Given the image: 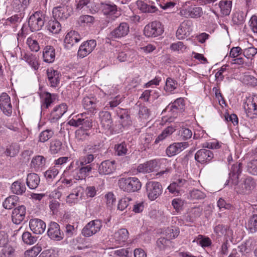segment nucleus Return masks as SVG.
<instances>
[{
  "instance_id": "obj_4",
  "label": "nucleus",
  "mask_w": 257,
  "mask_h": 257,
  "mask_svg": "<svg viewBox=\"0 0 257 257\" xmlns=\"http://www.w3.org/2000/svg\"><path fill=\"white\" fill-rule=\"evenodd\" d=\"M185 102L183 98H177L172 104L168 105L165 109L162 111V114L166 112L171 113V116L167 118L165 116L162 117V123L163 122L171 121L172 116L175 117V114L179 112H182L184 110Z\"/></svg>"
},
{
  "instance_id": "obj_43",
  "label": "nucleus",
  "mask_w": 257,
  "mask_h": 257,
  "mask_svg": "<svg viewBox=\"0 0 257 257\" xmlns=\"http://www.w3.org/2000/svg\"><path fill=\"white\" fill-rule=\"evenodd\" d=\"M19 150V145L17 143H14L7 146L4 153L7 157H15L18 154Z\"/></svg>"
},
{
  "instance_id": "obj_16",
  "label": "nucleus",
  "mask_w": 257,
  "mask_h": 257,
  "mask_svg": "<svg viewBox=\"0 0 257 257\" xmlns=\"http://www.w3.org/2000/svg\"><path fill=\"white\" fill-rule=\"evenodd\" d=\"M161 22L153 21L147 25L144 29V34L147 37H155L160 35Z\"/></svg>"
},
{
  "instance_id": "obj_53",
  "label": "nucleus",
  "mask_w": 257,
  "mask_h": 257,
  "mask_svg": "<svg viewBox=\"0 0 257 257\" xmlns=\"http://www.w3.org/2000/svg\"><path fill=\"white\" fill-rule=\"evenodd\" d=\"M205 197L206 195L204 192L196 189L190 191L188 195V198L192 200L203 199Z\"/></svg>"
},
{
  "instance_id": "obj_36",
  "label": "nucleus",
  "mask_w": 257,
  "mask_h": 257,
  "mask_svg": "<svg viewBox=\"0 0 257 257\" xmlns=\"http://www.w3.org/2000/svg\"><path fill=\"white\" fill-rule=\"evenodd\" d=\"M26 187L25 183L21 180L15 181L11 186L12 192L17 195H23L26 191Z\"/></svg>"
},
{
  "instance_id": "obj_61",
  "label": "nucleus",
  "mask_w": 257,
  "mask_h": 257,
  "mask_svg": "<svg viewBox=\"0 0 257 257\" xmlns=\"http://www.w3.org/2000/svg\"><path fill=\"white\" fill-rule=\"evenodd\" d=\"M58 173V169L54 167L46 171L44 176L48 182H51L57 176Z\"/></svg>"
},
{
  "instance_id": "obj_10",
  "label": "nucleus",
  "mask_w": 257,
  "mask_h": 257,
  "mask_svg": "<svg viewBox=\"0 0 257 257\" xmlns=\"http://www.w3.org/2000/svg\"><path fill=\"white\" fill-rule=\"evenodd\" d=\"M72 12V9L66 5L56 7L53 8L52 11L53 18L65 20L70 16Z\"/></svg>"
},
{
  "instance_id": "obj_5",
  "label": "nucleus",
  "mask_w": 257,
  "mask_h": 257,
  "mask_svg": "<svg viewBox=\"0 0 257 257\" xmlns=\"http://www.w3.org/2000/svg\"><path fill=\"white\" fill-rule=\"evenodd\" d=\"M44 23V16L40 11L36 12L31 15L28 20L29 27L33 32L41 30Z\"/></svg>"
},
{
  "instance_id": "obj_46",
  "label": "nucleus",
  "mask_w": 257,
  "mask_h": 257,
  "mask_svg": "<svg viewBox=\"0 0 257 257\" xmlns=\"http://www.w3.org/2000/svg\"><path fill=\"white\" fill-rule=\"evenodd\" d=\"M126 127L127 126L123 125L122 123H120L119 122L118 124H114L113 121H112V123L105 131L109 135H115L121 133L123 131V128Z\"/></svg>"
},
{
  "instance_id": "obj_29",
  "label": "nucleus",
  "mask_w": 257,
  "mask_h": 257,
  "mask_svg": "<svg viewBox=\"0 0 257 257\" xmlns=\"http://www.w3.org/2000/svg\"><path fill=\"white\" fill-rule=\"evenodd\" d=\"M99 117L101 127L105 131L113 121L111 113L108 111L102 110L99 112Z\"/></svg>"
},
{
  "instance_id": "obj_12",
  "label": "nucleus",
  "mask_w": 257,
  "mask_h": 257,
  "mask_svg": "<svg viewBox=\"0 0 257 257\" xmlns=\"http://www.w3.org/2000/svg\"><path fill=\"white\" fill-rule=\"evenodd\" d=\"M101 9L104 15L114 21L121 14L114 4H101Z\"/></svg>"
},
{
  "instance_id": "obj_37",
  "label": "nucleus",
  "mask_w": 257,
  "mask_h": 257,
  "mask_svg": "<svg viewBox=\"0 0 257 257\" xmlns=\"http://www.w3.org/2000/svg\"><path fill=\"white\" fill-rule=\"evenodd\" d=\"M56 95L49 92H45L41 100V108H48L55 99Z\"/></svg>"
},
{
  "instance_id": "obj_8",
  "label": "nucleus",
  "mask_w": 257,
  "mask_h": 257,
  "mask_svg": "<svg viewBox=\"0 0 257 257\" xmlns=\"http://www.w3.org/2000/svg\"><path fill=\"white\" fill-rule=\"evenodd\" d=\"M47 235L51 239L56 241H60L64 238L63 231L56 222L51 221L49 224Z\"/></svg>"
},
{
  "instance_id": "obj_28",
  "label": "nucleus",
  "mask_w": 257,
  "mask_h": 257,
  "mask_svg": "<svg viewBox=\"0 0 257 257\" xmlns=\"http://www.w3.org/2000/svg\"><path fill=\"white\" fill-rule=\"evenodd\" d=\"M129 233L125 228H121L115 232L113 234V239L117 245L124 244L128 238Z\"/></svg>"
},
{
  "instance_id": "obj_27",
  "label": "nucleus",
  "mask_w": 257,
  "mask_h": 257,
  "mask_svg": "<svg viewBox=\"0 0 257 257\" xmlns=\"http://www.w3.org/2000/svg\"><path fill=\"white\" fill-rule=\"evenodd\" d=\"M188 146V142L175 143L167 148L166 154L169 157L174 156L187 148Z\"/></svg>"
},
{
  "instance_id": "obj_39",
  "label": "nucleus",
  "mask_w": 257,
  "mask_h": 257,
  "mask_svg": "<svg viewBox=\"0 0 257 257\" xmlns=\"http://www.w3.org/2000/svg\"><path fill=\"white\" fill-rule=\"evenodd\" d=\"M46 28L53 34H58L61 30V26L60 23L55 19H51L46 24Z\"/></svg>"
},
{
  "instance_id": "obj_20",
  "label": "nucleus",
  "mask_w": 257,
  "mask_h": 257,
  "mask_svg": "<svg viewBox=\"0 0 257 257\" xmlns=\"http://www.w3.org/2000/svg\"><path fill=\"white\" fill-rule=\"evenodd\" d=\"M81 39L79 34L75 31H71L67 33L64 42L65 48L69 50L75 44L79 42Z\"/></svg>"
},
{
  "instance_id": "obj_42",
  "label": "nucleus",
  "mask_w": 257,
  "mask_h": 257,
  "mask_svg": "<svg viewBox=\"0 0 257 257\" xmlns=\"http://www.w3.org/2000/svg\"><path fill=\"white\" fill-rule=\"evenodd\" d=\"M180 230L179 228H175L174 229L172 227H167L162 232V233L165 235V237H163V239H166L168 240L175 238L178 236Z\"/></svg>"
},
{
  "instance_id": "obj_31",
  "label": "nucleus",
  "mask_w": 257,
  "mask_h": 257,
  "mask_svg": "<svg viewBox=\"0 0 257 257\" xmlns=\"http://www.w3.org/2000/svg\"><path fill=\"white\" fill-rule=\"evenodd\" d=\"M122 101L123 98L119 95L110 97L106 102L104 109L107 111L112 110L115 112V109Z\"/></svg>"
},
{
  "instance_id": "obj_44",
  "label": "nucleus",
  "mask_w": 257,
  "mask_h": 257,
  "mask_svg": "<svg viewBox=\"0 0 257 257\" xmlns=\"http://www.w3.org/2000/svg\"><path fill=\"white\" fill-rule=\"evenodd\" d=\"M19 197L16 195H12L5 199L3 203V207L6 209H11L17 205Z\"/></svg>"
},
{
  "instance_id": "obj_48",
  "label": "nucleus",
  "mask_w": 257,
  "mask_h": 257,
  "mask_svg": "<svg viewBox=\"0 0 257 257\" xmlns=\"http://www.w3.org/2000/svg\"><path fill=\"white\" fill-rule=\"evenodd\" d=\"M82 105L84 109L92 111L96 107V99L94 97H85L82 100Z\"/></svg>"
},
{
  "instance_id": "obj_13",
  "label": "nucleus",
  "mask_w": 257,
  "mask_h": 257,
  "mask_svg": "<svg viewBox=\"0 0 257 257\" xmlns=\"http://www.w3.org/2000/svg\"><path fill=\"white\" fill-rule=\"evenodd\" d=\"M159 161L157 160H152L143 164H139L137 168L139 173L146 174L157 171L159 168Z\"/></svg>"
},
{
  "instance_id": "obj_17",
  "label": "nucleus",
  "mask_w": 257,
  "mask_h": 257,
  "mask_svg": "<svg viewBox=\"0 0 257 257\" xmlns=\"http://www.w3.org/2000/svg\"><path fill=\"white\" fill-rule=\"evenodd\" d=\"M0 109L7 116H11L12 113L11 98L6 93H3L0 96Z\"/></svg>"
},
{
  "instance_id": "obj_32",
  "label": "nucleus",
  "mask_w": 257,
  "mask_h": 257,
  "mask_svg": "<svg viewBox=\"0 0 257 257\" xmlns=\"http://www.w3.org/2000/svg\"><path fill=\"white\" fill-rule=\"evenodd\" d=\"M43 58L44 62L52 63L55 59V50L52 46H46L43 51Z\"/></svg>"
},
{
  "instance_id": "obj_60",
  "label": "nucleus",
  "mask_w": 257,
  "mask_h": 257,
  "mask_svg": "<svg viewBox=\"0 0 257 257\" xmlns=\"http://www.w3.org/2000/svg\"><path fill=\"white\" fill-rule=\"evenodd\" d=\"M222 143L216 140H212L210 142H205L202 144V146L204 148L209 149H218L221 147Z\"/></svg>"
},
{
  "instance_id": "obj_9",
  "label": "nucleus",
  "mask_w": 257,
  "mask_h": 257,
  "mask_svg": "<svg viewBox=\"0 0 257 257\" xmlns=\"http://www.w3.org/2000/svg\"><path fill=\"white\" fill-rule=\"evenodd\" d=\"M96 46L95 40H89L83 42L79 46L77 52V56L83 58L91 53Z\"/></svg>"
},
{
  "instance_id": "obj_18",
  "label": "nucleus",
  "mask_w": 257,
  "mask_h": 257,
  "mask_svg": "<svg viewBox=\"0 0 257 257\" xmlns=\"http://www.w3.org/2000/svg\"><path fill=\"white\" fill-rule=\"evenodd\" d=\"M83 193V188L78 186L74 188L71 192L66 197V203L70 205H73L78 203L79 198L82 199Z\"/></svg>"
},
{
  "instance_id": "obj_15",
  "label": "nucleus",
  "mask_w": 257,
  "mask_h": 257,
  "mask_svg": "<svg viewBox=\"0 0 257 257\" xmlns=\"http://www.w3.org/2000/svg\"><path fill=\"white\" fill-rule=\"evenodd\" d=\"M67 110V105L62 103L56 106L51 112L49 120L51 123H55L64 115Z\"/></svg>"
},
{
  "instance_id": "obj_19",
  "label": "nucleus",
  "mask_w": 257,
  "mask_h": 257,
  "mask_svg": "<svg viewBox=\"0 0 257 257\" xmlns=\"http://www.w3.org/2000/svg\"><path fill=\"white\" fill-rule=\"evenodd\" d=\"M115 161L105 160L102 161L98 167V172L101 175H109L115 170Z\"/></svg>"
},
{
  "instance_id": "obj_25",
  "label": "nucleus",
  "mask_w": 257,
  "mask_h": 257,
  "mask_svg": "<svg viewBox=\"0 0 257 257\" xmlns=\"http://www.w3.org/2000/svg\"><path fill=\"white\" fill-rule=\"evenodd\" d=\"M26 208L23 205H20L15 208L12 213V220L16 224H20L25 219Z\"/></svg>"
},
{
  "instance_id": "obj_55",
  "label": "nucleus",
  "mask_w": 257,
  "mask_h": 257,
  "mask_svg": "<svg viewBox=\"0 0 257 257\" xmlns=\"http://www.w3.org/2000/svg\"><path fill=\"white\" fill-rule=\"evenodd\" d=\"M54 135V131L51 129H47L42 131L39 136V141L45 143L51 138Z\"/></svg>"
},
{
  "instance_id": "obj_26",
  "label": "nucleus",
  "mask_w": 257,
  "mask_h": 257,
  "mask_svg": "<svg viewBox=\"0 0 257 257\" xmlns=\"http://www.w3.org/2000/svg\"><path fill=\"white\" fill-rule=\"evenodd\" d=\"M29 227L34 233L40 234L45 231L46 225L45 222L40 219L33 218L30 220Z\"/></svg>"
},
{
  "instance_id": "obj_1",
  "label": "nucleus",
  "mask_w": 257,
  "mask_h": 257,
  "mask_svg": "<svg viewBox=\"0 0 257 257\" xmlns=\"http://www.w3.org/2000/svg\"><path fill=\"white\" fill-rule=\"evenodd\" d=\"M242 171V164L241 163L232 165L229 173L228 184L231 183L234 191L238 194H249L255 188V180L250 176H246L238 180Z\"/></svg>"
},
{
  "instance_id": "obj_58",
  "label": "nucleus",
  "mask_w": 257,
  "mask_h": 257,
  "mask_svg": "<svg viewBox=\"0 0 257 257\" xmlns=\"http://www.w3.org/2000/svg\"><path fill=\"white\" fill-rule=\"evenodd\" d=\"M246 170L249 174L257 176V159L248 162L247 164Z\"/></svg>"
},
{
  "instance_id": "obj_35",
  "label": "nucleus",
  "mask_w": 257,
  "mask_h": 257,
  "mask_svg": "<svg viewBox=\"0 0 257 257\" xmlns=\"http://www.w3.org/2000/svg\"><path fill=\"white\" fill-rule=\"evenodd\" d=\"M84 7L89 9L90 13L92 14L97 13L98 11V8L96 7L95 3L91 0H80L77 5V9L81 10Z\"/></svg>"
},
{
  "instance_id": "obj_3",
  "label": "nucleus",
  "mask_w": 257,
  "mask_h": 257,
  "mask_svg": "<svg viewBox=\"0 0 257 257\" xmlns=\"http://www.w3.org/2000/svg\"><path fill=\"white\" fill-rule=\"evenodd\" d=\"M118 184L121 190L128 193L138 192L142 187L141 182L136 177L120 178L118 180Z\"/></svg>"
},
{
  "instance_id": "obj_54",
  "label": "nucleus",
  "mask_w": 257,
  "mask_h": 257,
  "mask_svg": "<svg viewBox=\"0 0 257 257\" xmlns=\"http://www.w3.org/2000/svg\"><path fill=\"white\" fill-rule=\"evenodd\" d=\"M22 239L25 243L31 245L37 241V237L32 235V233L29 231H25L22 234Z\"/></svg>"
},
{
  "instance_id": "obj_45",
  "label": "nucleus",
  "mask_w": 257,
  "mask_h": 257,
  "mask_svg": "<svg viewBox=\"0 0 257 257\" xmlns=\"http://www.w3.org/2000/svg\"><path fill=\"white\" fill-rule=\"evenodd\" d=\"M135 52L133 51H121L118 53L117 59L120 62L132 61Z\"/></svg>"
},
{
  "instance_id": "obj_23",
  "label": "nucleus",
  "mask_w": 257,
  "mask_h": 257,
  "mask_svg": "<svg viewBox=\"0 0 257 257\" xmlns=\"http://www.w3.org/2000/svg\"><path fill=\"white\" fill-rule=\"evenodd\" d=\"M115 113L119 118V122L122 123L123 125L127 127L132 124L131 116L127 109L117 107L115 109Z\"/></svg>"
},
{
  "instance_id": "obj_50",
  "label": "nucleus",
  "mask_w": 257,
  "mask_h": 257,
  "mask_svg": "<svg viewBox=\"0 0 257 257\" xmlns=\"http://www.w3.org/2000/svg\"><path fill=\"white\" fill-rule=\"evenodd\" d=\"M92 134V131H87L82 129H78L75 131L76 138L81 141L88 140Z\"/></svg>"
},
{
  "instance_id": "obj_49",
  "label": "nucleus",
  "mask_w": 257,
  "mask_h": 257,
  "mask_svg": "<svg viewBox=\"0 0 257 257\" xmlns=\"http://www.w3.org/2000/svg\"><path fill=\"white\" fill-rule=\"evenodd\" d=\"M84 151L86 154H91L96 158L101 152L100 144L88 145L85 148Z\"/></svg>"
},
{
  "instance_id": "obj_51",
  "label": "nucleus",
  "mask_w": 257,
  "mask_h": 257,
  "mask_svg": "<svg viewBox=\"0 0 257 257\" xmlns=\"http://www.w3.org/2000/svg\"><path fill=\"white\" fill-rule=\"evenodd\" d=\"M45 162L46 159L44 157L38 155L33 158L31 162V166L36 169H39L45 165Z\"/></svg>"
},
{
  "instance_id": "obj_59",
  "label": "nucleus",
  "mask_w": 257,
  "mask_h": 257,
  "mask_svg": "<svg viewBox=\"0 0 257 257\" xmlns=\"http://www.w3.org/2000/svg\"><path fill=\"white\" fill-rule=\"evenodd\" d=\"M192 135V131L188 128L182 127L178 131V135L182 140L190 139Z\"/></svg>"
},
{
  "instance_id": "obj_7",
  "label": "nucleus",
  "mask_w": 257,
  "mask_h": 257,
  "mask_svg": "<svg viewBox=\"0 0 257 257\" xmlns=\"http://www.w3.org/2000/svg\"><path fill=\"white\" fill-rule=\"evenodd\" d=\"M130 32V27L127 23L122 22L111 31L106 38L108 40L120 39L126 36Z\"/></svg>"
},
{
  "instance_id": "obj_22",
  "label": "nucleus",
  "mask_w": 257,
  "mask_h": 257,
  "mask_svg": "<svg viewBox=\"0 0 257 257\" xmlns=\"http://www.w3.org/2000/svg\"><path fill=\"white\" fill-rule=\"evenodd\" d=\"M181 13L186 17L193 19L200 18L203 14L202 8L195 5H192L189 6L187 9L182 10Z\"/></svg>"
},
{
  "instance_id": "obj_21",
  "label": "nucleus",
  "mask_w": 257,
  "mask_h": 257,
  "mask_svg": "<svg viewBox=\"0 0 257 257\" xmlns=\"http://www.w3.org/2000/svg\"><path fill=\"white\" fill-rule=\"evenodd\" d=\"M192 23L189 20L183 21L179 27L176 32V37L178 39L182 40L190 35L192 31Z\"/></svg>"
},
{
  "instance_id": "obj_33",
  "label": "nucleus",
  "mask_w": 257,
  "mask_h": 257,
  "mask_svg": "<svg viewBox=\"0 0 257 257\" xmlns=\"http://www.w3.org/2000/svg\"><path fill=\"white\" fill-rule=\"evenodd\" d=\"M50 150L52 154H63L65 151V146L61 141L58 140H55L51 142Z\"/></svg>"
},
{
  "instance_id": "obj_52",
  "label": "nucleus",
  "mask_w": 257,
  "mask_h": 257,
  "mask_svg": "<svg viewBox=\"0 0 257 257\" xmlns=\"http://www.w3.org/2000/svg\"><path fill=\"white\" fill-rule=\"evenodd\" d=\"M202 210V208L199 206L191 208L189 212V221L193 222L196 218L200 217Z\"/></svg>"
},
{
  "instance_id": "obj_24",
  "label": "nucleus",
  "mask_w": 257,
  "mask_h": 257,
  "mask_svg": "<svg viewBox=\"0 0 257 257\" xmlns=\"http://www.w3.org/2000/svg\"><path fill=\"white\" fill-rule=\"evenodd\" d=\"M48 77V84L51 87H56L60 83L61 74L59 71L53 69L52 68H48L47 70Z\"/></svg>"
},
{
  "instance_id": "obj_63",
  "label": "nucleus",
  "mask_w": 257,
  "mask_h": 257,
  "mask_svg": "<svg viewBox=\"0 0 257 257\" xmlns=\"http://www.w3.org/2000/svg\"><path fill=\"white\" fill-rule=\"evenodd\" d=\"M114 252L115 255L120 257H132L133 255V250L130 248H121Z\"/></svg>"
},
{
  "instance_id": "obj_64",
  "label": "nucleus",
  "mask_w": 257,
  "mask_h": 257,
  "mask_svg": "<svg viewBox=\"0 0 257 257\" xmlns=\"http://www.w3.org/2000/svg\"><path fill=\"white\" fill-rule=\"evenodd\" d=\"M248 229L251 232L257 231V215H254L249 220Z\"/></svg>"
},
{
  "instance_id": "obj_41",
  "label": "nucleus",
  "mask_w": 257,
  "mask_h": 257,
  "mask_svg": "<svg viewBox=\"0 0 257 257\" xmlns=\"http://www.w3.org/2000/svg\"><path fill=\"white\" fill-rule=\"evenodd\" d=\"M30 0H13L12 6L16 12L24 11L29 6Z\"/></svg>"
},
{
  "instance_id": "obj_6",
  "label": "nucleus",
  "mask_w": 257,
  "mask_h": 257,
  "mask_svg": "<svg viewBox=\"0 0 257 257\" xmlns=\"http://www.w3.org/2000/svg\"><path fill=\"white\" fill-rule=\"evenodd\" d=\"M102 227V221L97 219L87 223L82 230L81 233L85 237H90L100 230Z\"/></svg>"
},
{
  "instance_id": "obj_47",
  "label": "nucleus",
  "mask_w": 257,
  "mask_h": 257,
  "mask_svg": "<svg viewBox=\"0 0 257 257\" xmlns=\"http://www.w3.org/2000/svg\"><path fill=\"white\" fill-rule=\"evenodd\" d=\"M214 231L218 236H229L232 233L231 230L229 229L227 226L223 224L216 225L214 228Z\"/></svg>"
},
{
  "instance_id": "obj_30",
  "label": "nucleus",
  "mask_w": 257,
  "mask_h": 257,
  "mask_svg": "<svg viewBox=\"0 0 257 257\" xmlns=\"http://www.w3.org/2000/svg\"><path fill=\"white\" fill-rule=\"evenodd\" d=\"M149 4L146 2L138 0L137 3L138 8L143 13H152L156 12L158 8L155 6V3L153 2H149Z\"/></svg>"
},
{
  "instance_id": "obj_62",
  "label": "nucleus",
  "mask_w": 257,
  "mask_h": 257,
  "mask_svg": "<svg viewBox=\"0 0 257 257\" xmlns=\"http://www.w3.org/2000/svg\"><path fill=\"white\" fill-rule=\"evenodd\" d=\"M41 250V247L34 246L31 249L25 251L24 257H36L40 252Z\"/></svg>"
},
{
  "instance_id": "obj_14",
  "label": "nucleus",
  "mask_w": 257,
  "mask_h": 257,
  "mask_svg": "<svg viewBox=\"0 0 257 257\" xmlns=\"http://www.w3.org/2000/svg\"><path fill=\"white\" fill-rule=\"evenodd\" d=\"M214 157L213 153L206 148L198 150L195 155V160L201 164H207L211 162Z\"/></svg>"
},
{
  "instance_id": "obj_11",
  "label": "nucleus",
  "mask_w": 257,
  "mask_h": 257,
  "mask_svg": "<svg viewBox=\"0 0 257 257\" xmlns=\"http://www.w3.org/2000/svg\"><path fill=\"white\" fill-rule=\"evenodd\" d=\"M161 184L156 181H150L146 185V192L148 198L151 201L155 200L161 194Z\"/></svg>"
},
{
  "instance_id": "obj_40",
  "label": "nucleus",
  "mask_w": 257,
  "mask_h": 257,
  "mask_svg": "<svg viewBox=\"0 0 257 257\" xmlns=\"http://www.w3.org/2000/svg\"><path fill=\"white\" fill-rule=\"evenodd\" d=\"M128 144L124 141L115 144L114 148L115 154L118 156H123L128 154Z\"/></svg>"
},
{
  "instance_id": "obj_56",
  "label": "nucleus",
  "mask_w": 257,
  "mask_h": 257,
  "mask_svg": "<svg viewBox=\"0 0 257 257\" xmlns=\"http://www.w3.org/2000/svg\"><path fill=\"white\" fill-rule=\"evenodd\" d=\"M77 230L73 225L67 224L64 226V238H71L76 234Z\"/></svg>"
},
{
  "instance_id": "obj_2",
  "label": "nucleus",
  "mask_w": 257,
  "mask_h": 257,
  "mask_svg": "<svg viewBox=\"0 0 257 257\" xmlns=\"http://www.w3.org/2000/svg\"><path fill=\"white\" fill-rule=\"evenodd\" d=\"M94 165L89 164L88 166H81L74 165L72 162L64 171L65 176L72 178L76 180H82L89 175V173L93 169Z\"/></svg>"
},
{
  "instance_id": "obj_38",
  "label": "nucleus",
  "mask_w": 257,
  "mask_h": 257,
  "mask_svg": "<svg viewBox=\"0 0 257 257\" xmlns=\"http://www.w3.org/2000/svg\"><path fill=\"white\" fill-rule=\"evenodd\" d=\"M221 14L224 16L230 14L232 8V1L230 0H221L218 4Z\"/></svg>"
},
{
  "instance_id": "obj_57",
  "label": "nucleus",
  "mask_w": 257,
  "mask_h": 257,
  "mask_svg": "<svg viewBox=\"0 0 257 257\" xmlns=\"http://www.w3.org/2000/svg\"><path fill=\"white\" fill-rule=\"evenodd\" d=\"M241 80L243 83L247 85L257 86V79L252 75L245 74L241 77Z\"/></svg>"
},
{
  "instance_id": "obj_34",
  "label": "nucleus",
  "mask_w": 257,
  "mask_h": 257,
  "mask_svg": "<svg viewBox=\"0 0 257 257\" xmlns=\"http://www.w3.org/2000/svg\"><path fill=\"white\" fill-rule=\"evenodd\" d=\"M40 179L38 174L32 173L27 175L26 184L30 189H35L38 186Z\"/></svg>"
}]
</instances>
